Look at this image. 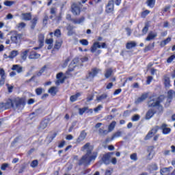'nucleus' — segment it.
I'll return each instance as SVG.
<instances>
[{"label": "nucleus", "mask_w": 175, "mask_h": 175, "mask_svg": "<svg viewBox=\"0 0 175 175\" xmlns=\"http://www.w3.org/2000/svg\"><path fill=\"white\" fill-rule=\"evenodd\" d=\"M164 85L166 88L170 87V78L167 76L164 77Z\"/></svg>", "instance_id": "473e14b6"}, {"label": "nucleus", "mask_w": 175, "mask_h": 175, "mask_svg": "<svg viewBox=\"0 0 175 175\" xmlns=\"http://www.w3.org/2000/svg\"><path fill=\"white\" fill-rule=\"evenodd\" d=\"M64 82H65V77L60 79H57V80L55 81V84L56 85H59V84H64Z\"/></svg>", "instance_id": "79ce46f5"}, {"label": "nucleus", "mask_w": 175, "mask_h": 175, "mask_svg": "<svg viewBox=\"0 0 175 175\" xmlns=\"http://www.w3.org/2000/svg\"><path fill=\"white\" fill-rule=\"evenodd\" d=\"M14 4V1H6L4 2V5L5 6H12Z\"/></svg>", "instance_id": "4d7b16f0"}, {"label": "nucleus", "mask_w": 175, "mask_h": 175, "mask_svg": "<svg viewBox=\"0 0 175 175\" xmlns=\"http://www.w3.org/2000/svg\"><path fill=\"white\" fill-rule=\"evenodd\" d=\"M43 91H44V90H43V88H38L36 89V95H42V94H43Z\"/></svg>", "instance_id": "49530a36"}, {"label": "nucleus", "mask_w": 175, "mask_h": 175, "mask_svg": "<svg viewBox=\"0 0 175 175\" xmlns=\"http://www.w3.org/2000/svg\"><path fill=\"white\" fill-rule=\"evenodd\" d=\"M21 38L23 36L20 33H15L11 36V40L12 43H15V44H18L21 42Z\"/></svg>", "instance_id": "0eeeda50"}, {"label": "nucleus", "mask_w": 175, "mask_h": 175, "mask_svg": "<svg viewBox=\"0 0 175 175\" xmlns=\"http://www.w3.org/2000/svg\"><path fill=\"white\" fill-rule=\"evenodd\" d=\"M158 169V164L157 163H152L148 165V170L150 172V173H152V172H157Z\"/></svg>", "instance_id": "dca6fc26"}, {"label": "nucleus", "mask_w": 175, "mask_h": 175, "mask_svg": "<svg viewBox=\"0 0 175 175\" xmlns=\"http://www.w3.org/2000/svg\"><path fill=\"white\" fill-rule=\"evenodd\" d=\"M69 61H70V59H69V57L67 58V59L65 60L64 63L63 65H62L63 68H66V66H68V64L69 63Z\"/></svg>", "instance_id": "e2e57ef3"}, {"label": "nucleus", "mask_w": 175, "mask_h": 175, "mask_svg": "<svg viewBox=\"0 0 175 175\" xmlns=\"http://www.w3.org/2000/svg\"><path fill=\"white\" fill-rule=\"evenodd\" d=\"M147 3L149 8H154L155 5V0H148Z\"/></svg>", "instance_id": "a18cd8bd"}, {"label": "nucleus", "mask_w": 175, "mask_h": 175, "mask_svg": "<svg viewBox=\"0 0 175 175\" xmlns=\"http://www.w3.org/2000/svg\"><path fill=\"white\" fill-rule=\"evenodd\" d=\"M168 99H173V96H175V92L173 90H170L167 92Z\"/></svg>", "instance_id": "37998d69"}, {"label": "nucleus", "mask_w": 175, "mask_h": 175, "mask_svg": "<svg viewBox=\"0 0 175 175\" xmlns=\"http://www.w3.org/2000/svg\"><path fill=\"white\" fill-rule=\"evenodd\" d=\"M105 12L107 13H113L114 12V1H109L106 6Z\"/></svg>", "instance_id": "6e6552de"}, {"label": "nucleus", "mask_w": 175, "mask_h": 175, "mask_svg": "<svg viewBox=\"0 0 175 175\" xmlns=\"http://www.w3.org/2000/svg\"><path fill=\"white\" fill-rule=\"evenodd\" d=\"M154 114H155V112L152 109H149L146 115V120H150V118H152L154 117Z\"/></svg>", "instance_id": "a878e982"}, {"label": "nucleus", "mask_w": 175, "mask_h": 175, "mask_svg": "<svg viewBox=\"0 0 175 175\" xmlns=\"http://www.w3.org/2000/svg\"><path fill=\"white\" fill-rule=\"evenodd\" d=\"M86 136H87V133H85V131H82L81 132L80 135L77 139V143H81V142H83L84 139H85Z\"/></svg>", "instance_id": "f3484780"}, {"label": "nucleus", "mask_w": 175, "mask_h": 175, "mask_svg": "<svg viewBox=\"0 0 175 175\" xmlns=\"http://www.w3.org/2000/svg\"><path fill=\"white\" fill-rule=\"evenodd\" d=\"M39 162L38 161V160H34L31 162V167H36V166H38Z\"/></svg>", "instance_id": "6e6d98bb"}, {"label": "nucleus", "mask_w": 175, "mask_h": 175, "mask_svg": "<svg viewBox=\"0 0 175 175\" xmlns=\"http://www.w3.org/2000/svg\"><path fill=\"white\" fill-rule=\"evenodd\" d=\"M154 43L149 44L148 46H146L144 49V52L147 53V51H150V50H152L154 49Z\"/></svg>", "instance_id": "58836bf2"}, {"label": "nucleus", "mask_w": 175, "mask_h": 175, "mask_svg": "<svg viewBox=\"0 0 175 175\" xmlns=\"http://www.w3.org/2000/svg\"><path fill=\"white\" fill-rule=\"evenodd\" d=\"M87 110H88V107H83L82 109H79V114H80V116H83V113L85 111H87Z\"/></svg>", "instance_id": "13d9d810"}, {"label": "nucleus", "mask_w": 175, "mask_h": 175, "mask_svg": "<svg viewBox=\"0 0 175 175\" xmlns=\"http://www.w3.org/2000/svg\"><path fill=\"white\" fill-rule=\"evenodd\" d=\"M84 21H85V17H84V16H81V18H79L78 19H72V23H73L74 24H83V23H84Z\"/></svg>", "instance_id": "5701e85b"}, {"label": "nucleus", "mask_w": 175, "mask_h": 175, "mask_svg": "<svg viewBox=\"0 0 175 175\" xmlns=\"http://www.w3.org/2000/svg\"><path fill=\"white\" fill-rule=\"evenodd\" d=\"M125 29H126V32L127 33V36H131V35L132 33V30L131 29V28L127 27Z\"/></svg>", "instance_id": "69168bd1"}, {"label": "nucleus", "mask_w": 175, "mask_h": 175, "mask_svg": "<svg viewBox=\"0 0 175 175\" xmlns=\"http://www.w3.org/2000/svg\"><path fill=\"white\" fill-rule=\"evenodd\" d=\"M148 152H149L148 159H152V157H154V146H149L148 148Z\"/></svg>", "instance_id": "4be33fe9"}, {"label": "nucleus", "mask_w": 175, "mask_h": 175, "mask_svg": "<svg viewBox=\"0 0 175 175\" xmlns=\"http://www.w3.org/2000/svg\"><path fill=\"white\" fill-rule=\"evenodd\" d=\"M171 40H172V38L170 37H168L165 40L161 42L160 46L161 47H165L166 44H167L168 43H170Z\"/></svg>", "instance_id": "2f4dec72"}, {"label": "nucleus", "mask_w": 175, "mask_h": 175, "mask_svg": "<svg viewBox=\"0 0 175 175\" xmlns=\"http://www.w3.org/2000/svg\"><path fill=\"white\" fill-rule=\"evenodd\" d=\"M148 32V25H146L142 29V35H146Z\"/></svg>", "instance_id": "8fccbe9b"}, {"label": "nucleus", "mask_w": 175, "mask_h": 175, "mask_svg": "<svg viewBox=\"0 0 175 175\" xmlns=\"http://www.w3.org/2000/svg\"><path fill=\"white\" fill-rule=\"evenodd\" d=\"M106 98H107V94H102L101 96H98V97L96 98V100H97L98 102H101V100H103L106 99Z\"/></svg>", "instance_id": "a19ab883"}, {"label": "nucleus", "mask_w": 175, "mask_h": 175, "mask_svg": "<svg viewBox=\"0 0 175 175\" xmlns=\"http://www.w3.org/2000/svg\"><path fill=\"white\" fill-rule=\"evenodd\" d=\"M84 150H87V152L79 160L78 163L79 166H81V165H83L84 166L91 165V161H95V159H96V157H98V154L96 152H94L92 154V149L90 148V143H87L83 146L82 148V151H84Z\"/></svg>", "instance_id": "f257e3e1"}, {"label": "nucleus", "mask_w": 175, "mask_h": 175, "mask_svg": "<svg viewBox=\"0 0 175 175\" xmlns=\"http://www.w3.org/2000/svg\"><path fill=\"white\" fill-rule=\"evenodd\" d=\"M38 42H39V46L40 47L43 46V44L44 43V34H40L38 36Z\"/></svg>", "instance_id": "c756f323"}, {"label": "nucleus", "mask_w": 175, "mask_h": 175, "mask_svg": "<svg viewBox=\"0 0 175 175\" xmlns=\"http://www.w3.org/2000/svg\"><path fill=\"white\" fill-rule=\"evenodd\" d=\"M79 43H81V44H82V46H88V40H87L85 39L81 40L79 41Z\"/></svg>", "instance_id": "603ef678"}, {"label": "nucleus", "mask_w": 175, "mask_h": 175, "mask_svg": "<svg viewBox=\"0 0 175 175\" xmlns=\"http://www.w3.org/2000/svg\"><path fill=\"white\" fill-rule=\"evenodd\" d=\"M116 125H117V122L116 121H113L108 126V132H113L114 131V128H116Z\"/></svg>", "instance_id": "72a5a7b5"}, {"label": "nucleus", "mask_w": 175, "mask_h": 175, "mask_svg": "<svg viewBox=\"0 0 175 175\" xmlns=\"http://www.w3.org/2000/svg\"><path fill=\"white\" fill-rule=\"evenodd\" d=\"M136 42L135 41H131L130 42H127L126 44V49L127 50H131V49H133V47H136Z\"/></svg>", "instance_id": "cd10ccee"}, {"label": "nucleus", "mask_w": 175, "mask_h": 175, "mask_svg": "<svg viewBox=\"0 0 175 175\" xmlns=\"http://www.w3.org/2000/svg\"><path fill=\"white\" fill-rule=\"evenodd\" d=\"M111 73H113V70L111 68L107 69L105 74L106 79H109V77L111 76Z\"/></svg>", "instance_id": "4c0bfd02"}, {"label": "nucleus", "mask_w": 175, "mask_h": 175, "mask_svg": "<svg viewBox=\"0 0 175 175\" xmlns=\"http://www.w3.org/2000/svg\"><path fill=\"white\" fill-rule=\"evenodd\" d=\"M148 14H150V11L146 10L142 13V17L144 18Z\"/></svg>", "instance_id": "bf43d9fd"}, {"label": "nucleus", "mask_w": 175, "mask_h": 175, "mask_svg": "<svg viewBox=\"0 0 175 175\" xmlns=\"http://www.w3.org/2000/svg\"><path fill=\"white\" fill-rule=\"evenodd\" d=\"M38 20L39 18L38 16H35L31 21V29H35V27H36V24H38Z\"/></svg>", "instance_id": "bb28decb"}, {"label": "nucleus", "mask_w": 175, "mask_h": 175, "mask_svg": "<svg viewBox=\"0 0 175 175\" xmlns=\"http://www.w3.org/2000/svg\"><path fill=\"white\" fill-rule=\"evenodd\" d=\"M103 107L102 105H98L97 107L94 108V111L95 113H98V111H100V109L103 108Z\"/></svg>", "instance_id": "338daca9"}, {"label": "nucleus", "mask_w": 175, "mask_h": 175, "mask_svg": "<svg viewBox=\"0 0 175 175\" xmlns=\"http://www.w3.org/2000/svg\"><path fill=\"white\" fill-rule=\"evenodd\" d=\"M54 35L56 38H61V30L59 29H57L55 31Z\"/></svg>", "instance_id": "09e8293b"}, {"label": "nucleus", "mask_w": 175, "mask_h": 175, "mask_svg": "<svg viewBox=\"0 0 175 175\" xmlns=\"http://www.w3.org/2000/svg\"><path fill=\"white\" fill-rule=\"evenodd\" d=\"M124 133L123 131H121V129L117 131L116 132H115L111 138V142H112V140H114V139H117L118 137H121V136H122V134Z\"/></svg>", "instance_id": "4468645a"}, {"label": "nucleus", "mask_w": 175, "mask_h": 175, "mask_svg": "<svg viewBox=\"0 0 175 175\" xmlns=\"http://www.w3.org/2000/svg\"><path fill=\"white\" fill-rule=\"evenodd\" d=\"M13 109H24L25 106V100L24 98H20L18 97L15 98L12 100Z\"/></svg>", "instance_id": "20e7f679"}, {"label": "nucleus", "mask_w": 175, "mask_h": 175, "mask_svg": "<svg viewBox=\"0 0 175 175\" xmlns=\"http://www.w3.org/2000/svg\"><path fill=\"white\" fill-rule=\"evenodd\" d=\"M47 125H49V120L45 119L42 120L39 126V131H43L44 129H46V128H47Z\"/></svg>", "instance_id": "ddd939ff"}, {"label": "nucleus", "mask_w": 175, "mask_h": 175, "mask_svg": "<svg viewBox=\"0 0 175 175\" xmlns=\"http://www.w3.org/2000/svg\"><path fill=\"white\" fill-rule=\"evenodd\" d=\"M77 61H79V58H75V59H74L72 62L70 63V64L69 66V68H68L69 72H72L74 70L75 68H76L75 64L77 63ZM72 65H75V66H73L72 68Z\"/></svg>", "instance_id": "c85d7f7f"}, {"label": "nucleus", "mask_w": 175, "mask_h": 175, "mask_svg": "<svg viewBox=\"0 0 175 175\" xmlns=\"http://www.w3.org/2000/svg\"><path fill=\"white\" fill-rule=\"evenodd\" d=\"M38 58H40V55L39 53H37L35 51H31L30 53V55H29V59H38Z\"/></svg>", "instance_id": "aec40b11"}, {"label": "nucleus", "mask_w": 175, "mask_h": 175, "mask_svg": "<svg viewBox=\"0 0 175 175\" xmlns=\"http://www.w3.org/2000/svg\"><path fill=\"white\" fill-rule=\"evenodd\" d=\"M0 76L1 78H6V73L5 72V70H3V68H0Z\"/></svg>", "instance_id": "3c124183"}, {"label": "nucleus", "mask_w": 175, "mask_h": 175, "mask_svg": "<svg viewBox=\"0 0 175 175\" xmlns=\"http://www.w3.org/2000/svg\"><path fill=\"white\" fill-rule=\"evenodd\" d=\"M146 98H148V94L147 93L144 94L135 100V103L137 105H138V103H142V102H144V100H146Z\"/></svg>", "instance_id": "6ab92c4d"}, {"label": "nucleus", "mask_w": 175, "mask_h": 175, "mask_svg": "<svg viewBox=\"0 0 175 175\" xmlns=\"http://www.w3.org/2000/svg\"><path fill=\"white\" fill-rule=\"evenodd\" d=\"M25 27H27V24L24 22H21L17 25V28H18V29H23V28H25Z\"/></svg>", "instance_id": "de8ad7c7"}, {"label": "nucleus", "mask_w": 175, "mask_h": 175, "mask_svg": "<svg viewBox=\"0 0 175 175\" xmlns=\"http://www.w3.org/2000/svg\"><path fill=\"white\" fill-rule=\"evenodd\" d=\"M62 40H56L55 45H54V49L55 50H59L61 49V46H62Z\"/></svg>", "instance_id": "7c9ffc66"}, {"label": "nucleus", "mask_w": 175, "mask_h": 175, "mask_svg": "<svg viewBox=\"0 0 175 175\" xmlns=\"http://www.w3.org/2000/svg\"><path fill=\"white\" fill-rule=\"evenodd\" d=\"M31 18H32V15L31 13H23L22 14V20H24L25 21H31Z\"/></svg>", "instance_id": "412c9836"}, {"label": "nucleus", "mask_w": 175, "mask_h": 175, "mask_svg": "<svg viewBox=\"0 0 175 175\" xmlns=\"http://www.w3.org/2000/svg\"><path fill=\"white\" fill-rule=\"evenodd\" d=\"M109 133V131L103 130V129H99L98 130V135L100 136H106Z\"/></svg>", "instance_id": "e433bc0d"}, {"label": "nucleus", "mask_w": 175, "mask_h": 175, "mask_svg": "<svg viewBox=\"0 0 175 175\" xmlns=\"http://www.w3.org/2000/svg\"><path fill=\"white\" fill-rule=\"evenodd\" d=\"M17 55H18V51L14 50L11 51L10 55L8 56V58H10V59H13V58H16Z\"/></svg>", "instance_id": "f704fd0d"}, {"label": "nucleus", "mask_w": 175, "mask_h": 175, "mask_svg": "<svg viewBox=\"0 0 175 175\" xmlns=\"http://www.w3.org/2000/svg\"><path fill=\"white\" fill-rule=\"evenodd\" d=\"M158 36V35L157 34V33H154L152 31L149 32V33L148 34L147 38L145 39V40H146V42H150V40H154V39L156 38V37Z\"/></svg>", "instance_id": "2eb2a0df"}, {"label": "nucleus", "mask_w": 175, "mask_h": 175, "mask_svg": "<svg viewBox=\"0 0 175 175\" xmlns=\"http://www.w3.org/2000/svg\"><path fill=\"white\" fill-rule=\"evenodd\" d=\"M130 158L132 161H137V154L136 153H133L130 156Z\"/></svg>", "instance_id": "5fc2aeb1"}, {"label": "nucleus", "mask_w": 175, "mask_h": 175, "mask_svg": "<svg viewBox=\"0 0 175 175\" xmlns=\"http://www.w3.org/2000/svg\"><path fill=\"white\" fill-rule=\"evenodd\" d=\"M171 170H173V167H164L160 170L161 175H169L170 174Z\"/></svg>", "instance_id": "f8f14e48"}, {"label": "nucleus", "mask_w": 175, "mask_h": 175, "mask_svg": "<svg viewBox=\"0 0 175 175\" xmlns=\"http://www.w3.org/2000/svg\"><path fill=\"white\" fill-rule=\"evenodd\" d=\"M48 92L49 94H51L52 96H55L57 92H58V90L57 89V87L53 86L49 90Z\"/></svg>", "instance_id": "393cba45"}, {"label": "nucleus", "mask_w": 175, "mask_h": 175, "mask_svg": "<svg viewBox=\"0 0 175 175\" xmlns=\"http://www.w3.org/2000/svg\"><path fill=\"white\" fill-rule=\"evenodd\" d=\"M29 52V49H27L21 53V59L23 61L27 60V57H28V53Z\"/></svg>", "instance_id": "c9c22d12"}, {"label": "nucleus", "mask_w": 175, "mask_h": 175, "mask_svg": "<svg viewBox=\"0 0 175 175\" xmlns=\"http://www.w3.org/2000/svg\"><path fill=\"white\" fill-rule=\"evenodd\" d=\"M102 161L105 165H109L111 161H110V154H104L103 158H102Z\"/></svg>", "instance_id": "a211bd4d"}, {"label": "nucleus", "mask_w": 175, "mask_h": 175, "mask_svg": "<svg viewBox=\"0 0 175 175\" xmlns=\"http://www.w3.org/2000/svg\"><path fill=\"white\" fill-rule=\"evenodd\" d=\"M98 49H107V46H106L105 42L100 43L98 41L95 42L90 48V51L95 55H99L100 53H102L101 50Z\"/></svg>", "instance_id": "7ed1b4c3"}, {"label": "nucleus", "mask_w": 175, "mask_h": 175, "mask_svg": "<svg viewBox=\"0 0 175 175\" xmlns=\"http://www.w3.org/2000/svg\"><path fill=\"white\" fill-rule=\"evenodd\" d=\"M159 129H161V127H159V126H154L146 136L145 137V140H148L149 139H151V137H152L155 133H157V132H158V131H159Z\"/></svg>", "instance_id": "423d86ee"}, {"label": "nucleus", "mask_w": 175, "mask_h": 175, "mask_svg": "<svg viewBox=\"0 0 175 175\" xmlns=\"http://www.w3.org/2000/svg\"><path fill=\"white\" fill-rule=\"evenodd\" d=\"M157 69L151 68L150 69V73H151L152 76H155V75H157Z\"/></svg>", "instance_id": "774afa93"}, {"label": "nucleus", "mask_w": 175, "mask_h": 175, "mask_svg": "<svg viewBox=\"0 0 175 175\" xmlns=\"http://www.w3.org/2000/svg\"><path fill=\"white\" fill-rule=\"evenodd\" d=\"M174 58H175L174 55H172L170 57H168V59H167V64H172V62H173V59H174Z\"/></svg>", "instance_id": "864d4df0"}, {"label": "nucleus", "mask_w": 175, "mask_h": 175, "mask_svg": "<svg viewBox=\"0 0 175 175\" xmlns=\"http://www.w3.org/2000/svg\"><path fill=\"white\" fill-rule=\"evenodd\" d=\"M79 96H80V93H77L75 95H72L70 96V100L71 102H76V100H77V98H79Z\"/></svg>", "instance_id": "ea45409f"}, {"label": "nucleus", "mask_w": 175, "mask_h": 175, "mask_svg": "<svg viewBox=\"0 0 175 175\" xmlns=\"http://www.w3.org/2000/svg\"><path fill=\"white\" fill-rule=\"evenodd\" d=\"M13 108V100L8 99L5 103H0V109L1 110H8V109Z\"/></svg>", "instance_id": "39448f33"}, {"label": "nucleus", "mask_w": 175, "mask_h": 175, "mask_svg": "<svg viewBox=\"0 0 175 175\" xmlns=\"http://www.w3.org/2000/svg\"><path fill=\"white\" fill-rule=\"evenodd\" d=\"M46 70V66H44L37 74L38 76H42V74L44 73Z\"/></svg>", "instance_id": "680f3d73"}, {"label": "nucleus", "mask_w": 175, "mask_h": 175, "mask_svg": "<svg viewBox=\"0 0 175 175\" xmlns=\"http://www.w3.org/2000/svg\"><path fill=\"white\" fill-rule=\"evenodd\" d=\"M72 13L74 16H79L80 15V7L77 5H72Z\"/></svg>", "instance_id": "9b49d317"}, {"label": "nucleus", "mask_w": 175, "mask_h": 175, "mask_svg": "<svg viewBox=\"0 0 175 175\" xmlns=\"http://www.w3.org/2000/svg\"><path fill=\"white\" fill-rule=\"evenodd\" d=\"M99 73V69L98 68H93L92 71L89 72L88 75L87 76V79L89 80H92L96 75Z\"/></svg>", "instance_id": "1a4fd4ad"}, {"label": "nucleus", "mask_w": 175, "mask_h": 175, "mask_svg": "<svg viewBox=\"0 0 175 175\" xmlns=\"http://www.w3.org/2000/svg\"><path fill=\"white\" fill-rule=\"evenodd\" d=\"M12 70H16L17 73H21L23 72V67L18 64H14L12 67Z\"/></svg>", "instance_id": "b1692460"}, {"label": "nucleus", "mask_w": 175, "mask_h": 175, "mask_svg": "<svg viewBox=\"0 0 175 175\" xmlns=\"http://www.w3.org/2000/svg\"><path fill=\"white\" fill-rule=\"evenodd\" d=\"M165 100V96L161 95L159 97L155 96H152L150 97L148 105L149 107H157L159 111H162L163 110V107H162V103Z\"/></svg>", "instance_id": "f03ea898"}, {"label": "nucleus", "mask_w": 175, "mask_h": 175, "mask_svg": "<svg viewBox=\"0 0 175 175\" xmlns=\"http://www.w3.org/2000/svg\"><path fill=\"white\" fill-rule=\"evenodd\" d=\"M131 120L133 122H136L137 121H139V120H140V115L139 114L134 115L132 117Z\"/></svg>", "instance_id": "c03bdc74"}, {"label": "nucleus", "mask_w": 175, "mask_h": 175, "mask_svg": "<svg viewBox=\"0 0 175 175\" xmlns=\"http://www.w3.org/2000/svg\"><path fill=\"white\" fill-rule=\"evenodd\" d=\"M47 21H49V16L45 15L43 18V24L44 25H47Z\"/></svg>", "instance_id": "052dcab7"}, {"label": "nucleus", "mask_w": 175, "mask_h": 175, "mask_svg": "<svg viewBox=\"0 0 175 175\" xmlns=\"http://www.w3.org/2000/svg\"><path fill=\"white\" fill-rule=\"evenodd\" d=\"M54 40H53V38H50V39H46L45 42L46 44H53Z\"/></svg>", "instance_id": "0e129e2a"}, {"label": "nucleus", "mask_w": 175, "mask_h": 175, "mask_svg": "<svg viewBox=\"0 0 175 175\" xmlns=\"http://www.w3.org/2000/svg\"><path fill=\"white\" fill-rule=\"evenodd\" d=\"M160 129H161L163 135H169V133L172 132V129L167 127V124L165 123L162 124L160 126Z\"/></svg>", "instance_id": "9d476101"}]
</instances>
